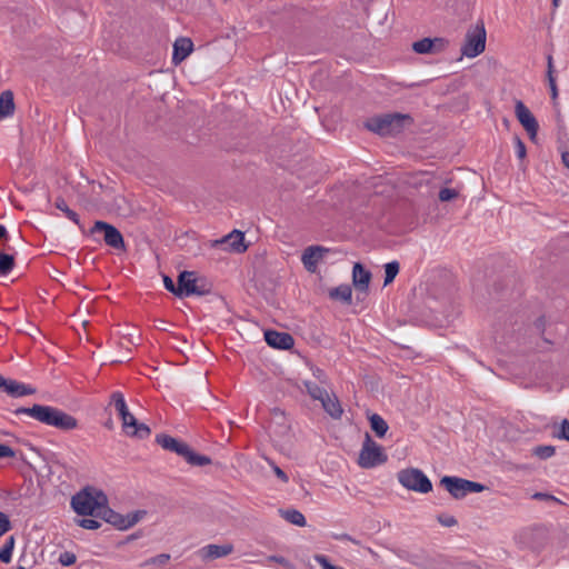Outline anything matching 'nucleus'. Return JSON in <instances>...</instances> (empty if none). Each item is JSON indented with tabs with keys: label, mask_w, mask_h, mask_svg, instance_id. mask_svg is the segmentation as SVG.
<instances>
[{
	"label": "nucleus",
	"mask_w": 569,
	"mask_h": 569,
	"mask_svg": "<svg viewBox=\"0 0 569 569\" xmlns=\"http://www.w3.org/2000/svg\"><path fill=\"white\" fill-rule=\"evenodd\" d=\"M329 297L335 300H341L346 303H350L352 297L351 287L349 284H340L336 288H332L329 291Z\"/></svg>",
	"instance_id": "nucleus-24"
},
{
	"label": "nucleus",
	"mask_w": 569,
	"mask_h": 569,
	"mask_svg": "<svg viewBox=\"0 0 569 569\" xmlns=\"http://www.w3.org/2000/svg\"><path fill=\"white\" fill-rule=\"evenodd\" d=\"M13 248L9 244H3V250L0 249V276L9 274L14 267Z\"/></svg>",
	"instance_id": "nucleus-21"
},
{
	"label": "nucleus",
	"mask_w": 569,
	"mask_h": 569,
	"mask_svg": "<svg viewBox=\"0 0 569 569\" xmlns=\"http://www.w3.org/2000/svg\"><path fill=\"white\" fill-rule=\"evenodd\" d=\"M370 427L377 437L382 438L388 431V423L378 413H373L369 417Z\"/></svg>",
	"instance_id": "nucleus-25"
},
{
	"label": "nucleus",
	"mask_w": 569,
	"mask_h": 569,
	"mask_svg": "<svg viewBox=\"0 0 569 569\" xmlns=\"http://www.w3.org/2000/svg\"><path fill=\"white\" fill-rule=\"evenodd\" d=\"M399 483L408 490L428 493L432 490L431 480L418 468L402 469L397 475Z\"/></svg>",
	"instance_id": "nucleus-8"
},
{
	"label": "nucleus",
	"mask_w": 569,
	"mask_h": 569,
	"mask_svg": "<svg viewBox=\"0 0 569 569\" xmlns=\"http://www.w3.org/2000/svg\"><path fill=\"white\" fill-rule=\"evenodd\" d=\"M193 50V42L186 37L178 38L173 43L172 62L181 63Z\"/></svg>",
	"instance_id": "nucleus-18"
},
{
	"label": "nucleus",
	"mask_w": 569,
	"mask_h": 569,
	"mask_svg": "<svg viewBox=\"0 0 569 569\" xmlns=\"http://www.w3.org/2000/svg\"><path fill=\"white\" fill-rule=\"evenodd\" d=\"M486 48V29L483 23L476 24L469 29L466 34V41L461 47V52L468 58H476L485 51Z\"/></svg>",
	"instance_id": "nucleus-10"
},
{
	"label": "nucleus",
	"mask_w": 569,
	"mask_h": 569,
	"mask_svg": "<svg viewBox=\"0 0 569 569\" xmlns=\"http://www.w3.org/2000/svg\"><path fill=\"white\" fill-rule=\"evenodd\" d=\"M14 456L16 453L11 447L0 443V458H12Z\"/></svg>",
	"instance_id": "nucleus-48"
},
{
	"label": "nucleus",
	"mask_w": 569,
	"mask_h": 569,
	"mask_svg": "<svg viewBox=\"0 0 569 569\" xmlns=\"http://www.w3.org/2000/svg\"><path fill=\"white\" fill-rule=\"evenodd\" d=\"M552 4H553V7H558L559 6V0H552Z\"/></svg>",
	"instance_id": "nucleus-54"
},
{
	"label": "nucleus",
	"mask_w": 569,
	"mask_h": 569,
	"mask_svg": "<svg viewBox=\"0 0 569 569\" xmlns=\"http://www.w3.org/2000/svg\"><path fill=\"white\" fill-rule=\"evenodd\" d=\"M14 112L13 93L6 90L0 94V121L12 116Z\"/></svg>",
	"instance_id": "nucleus-22"
},
{
	"label": "nucleus",
	"mask_w": 569,
	"mask_h": 569,
	"mask_svg": "<svg viewBox=\"0 0 569 569\" xmlns=\"http://www.w3.org/2000/svg\"><path fill=\"white\" fill-rule=\"evenodd\" d=\"M12 413L17 417L26 415L42 425L61 431H71L78 428V420L73 416L48 405L36 403L32 407H18L12 410Z\"/></svg>",
	"instance_id": "nucleus-1"
},
{
	"label": "nucleus",
	"mask_w": 569,
	"mask_h": 569,
	"mask_svg": "<svg viewBox=\"0 0 569 569\" xmlns=\"http://www.w3.org/2000/svg\"><path fill=\"white\" fill-rule=\"evenodd\" d=\"M399 262L393 260L385 264V286L391 283L399 273Z\"/></svg>",
	"instance_id": "nucleus-32"
},
{
	"label": "nucleus",
	"mask_w": 569,
	"mask_h": 569,
	"mask_svg": "<svg viewBox=\"0 0 569 569\" xmlns=\"http://www.w3.org/2000/svg\"><path fill=\"white\" fill-rule=\"evenodd\" d=\"M413 124V118L408 113H385L369 118L365 127L382 137H396Z\"/></svg>",
	"instance_id": "nucleus-2"
},
{
	"label": "nucleus",
	"mask_w": 569,
	"mask_h": 569,
	"mask_svg": "<svg viewBox=\"0 0 569 569\" xmlns=\"http://www.w3.org/2000/svg\"><path fill=\"white\" fill-rule=\"evenodd\" d=\"M233 551L231 543L224 545H207L198 550L199 557L203 561L214 560L229 556Z\"/></svg>",
	"instance_id": "nucleus-17"
},
{
	"label": "nucleus",
	"mask_w": 569,
	"mask_h": 569,
	"mask_svg": "<svg viewBox=\"0 0 569 569\" xmlns=\"http://www.w3.org/2000/svg\"><path fill=\"white\" fill-rule=\"evenodd\" d=\"M264 340L270 347L279 350H289L295 345V339L290 333L271 329L264 331Z\"/></svg>",
	"instance_id": "nucleus-16"
},
{
	"label": "nucleus",
	"mask_w": 569,
	"mask_h": 569,
	"mask_svg": "<svg viewBox=\"0 0 569 569\" xmlns=\"http://www.w3.org/2000/svg\"><path fill=\"white\" fill-rule=\"evenodd\" d=\"M77 560V557L73 552L71 551H63L60 553L59 556V563L63 567H69V566H72Z\"/></svg>",
	"instance_id": "nucleus-36"
},
{
	"label": "nucleus",
	"mask_w": 569,
	"mask_h": 569,
	"mask_svg": "<svg viewBox=\"0 0 569 569\" xmlns=\"http://www.w3.org/2000/svg\"><path fill=\"white\" fill-rule=\"evenodd\" d=\"M515 151L518 159L523 160L526 158L527 149L523 141L519 137L515 138Z\"/></svg>",
	"instance_id": "nucleus-40"
},
{
	"label": "nucleus",
	"mask_w": 569,
	"mask_h": 569,
	"mask_svg": "<svg viewBox=\"0 0 569 569\" xmlns=\"http://www.w3.org/2000/svg\"><path fill=\"white\" fill-rule=\"evenodd\" d=\"M329 250L322 246H310L305 249L301 261L307 271L313 273L317 271L318 263L323 259Z\"/></svg>",
	"instance_id": "nucleus-15"
},
{
	"label": "nucleus",
	"mask_w": 569,
	"mask_h": 569,
	"mask_svg": "<svg viewBox=\"0 0 569 569\" xmlns=\"http://www.w3.org/2000/svg\"><path fill=\"white\" fill-rule=\"evenodd\" d=\"M533 453L540 459L551 458L556 453L553 446H538L533 449Z\"/></svg>",
	"instance_id": "nucleus-33"
},
{
	"label": "nucleus",
	"mask_w": 569,
	"mask_h": 569,
	"mask_svg": "<svg viewBox=\"0 0 569 569\" xmlns=\"http://www.w3.org/2000/svg\"><path fill=\"white\" fill-rule=\"evenodd\" d=\"M124 432L128 436H130V437H136V438H139V439H146L151 433V430H150V428L146 423L139 422L137 420L136 425L131 426V429L124 430Z\"/></svg>",
	"instance_id": "nucleus-28"
},
{
	"label": "nucleus",
	"mask_w": 569,
	"mask_h": 569,
	"mask_svg": "<svg viewBox=\"0 0 569 569\" xmlns=\"http://www.w3.org/2000/svg\"><path fill=\"white\" fill-rule=\"evenodd\" d=\"M532 499L535 500H539V501H558V499L556 497H553L552 495L550 493H547V492H535L532 495Z\"/></svg>",
	"instance_id": "nucleus-47"
},
{
	"label": "nucleus",
	"mask_w": 569,
	"mask_h": 569,
	"mask_svg": "<svg viewBox=\"0 0 569 569\" xmlns=\"http://www.w3.org/2000/svg\"><path fill=\"white\" fill-rule=\"evenodd\" d=\"M323 410L332 418L340 419L343 413L341 403L336 395L328 393L323 400L320 401Z\"/></svg>",
	"instance_id": "nucleus-20"
},
{
	"label": "nucleus",
	"mask_w": 569,
	"mask_h": 569,
	"mask_svg": "<svg viewBox=\"0 0 569 569\" xmlns=\"http://www.w3.org/2000/svg\"><path fill=\"white\" fill-rule=\"evenodd\" d=\"M371 279V273L359 262L355 263L352 269V280L357 290L362 292H367L369 282Z\"/></svg>",
	"instance_id": "nucleus-19"
},
{
	"label": "nucleus",
	"mask_w": 569,
	"mask_h": 569,
	"mask_svg": "<svg viewBox=\"0 0 569 569\" xmlns=\"http://www.w3.org/2000/svg\"><path fill=\"white\" fill-rule=\"evenodd\" d=\"M54 206L58 210L62 211L70 221H72L76 224H80L79 214L69 208L63 198H57Z\"/></svg>",
	"instance_id": "nucleus-27"
},
{
	"label": "nucleus",
	"mask_w": 569,
	"mask_h": 569,
	"mask_svg": "<svg viewBox=\"0 0 569 569\" xmlns=\"http://www.w3.org/2000/svg\"><path fill=\"white\" fill-rule=\"evenodd\" d=\"M271 467H272V470L274 472V475L282 481V482H288L289 481V478L287 476V473L280 468L278 467L277 465L274 463H271Z\"/></svg>",
	"instance_id": "nucleus-49"
},
{
	"label": "nucleus",
	"mask_w": 569,
	"mask_h": 569,
	"mask_svg": "<svg viewBox=\"0 0 569 569\" xmlns=\"http://www.w3.org/2000/svg\"><path fill=\"white\" fill-rule=\"evenodd\" d=\"M11 521L7 513L0 511V537L11 530Z\"/></svg>",
	"instance_id": "nucleus-39"
},
{
	"label": "nucleus",
	"mask_w": 569,
	"mask_h": 569,
	"mask_svg": "<svg viewBox=\"0 0 569 569\" xmlns=\"http://www.w3.org/2000/svg\"><path fill=\"white\" fill-rule=\"evenodd\" d=\"M331 537H332V539L338 540V541H350L355 545H360L359 540L355 539L353 537H351L348 533H332Z\"/></svg>",
	"instance_id": "nucleus-45"
},
{
	"label": "nucleus",
	"mask_w": 569,
	"mask_h": 569,
	"mask_svg": "<svg viewBox=\"0 0 569 569\" xmlns=\"http://www.w3.org/2000/svg\"><path fill=\"white\" fill-rule=\"evenodd\" d=\"M144 511H134L127 515H121L112 510L108 502L102 506V510L99 512V517L106 522L114 526L117 529L127 530L134 526L144 515Z\"/></svg>",
	"instance_id": "nucleus-9"
},
{
	"label": "nucleus",
	"mask_w": 569,
	"mask_h": 569,
	"mask_svg": "<svg viewBox=\"0 0 569 569\" xmlns=\"http://www.w3.org/2000/svg\"><path fill=\"white\" fill-rule=\"evenodd\" d=\"M14 548V537L10 536L3 547L0 549V561L3 563H9L12 558V551Z\"/></svg>",
	"instance_id": "nucleus-30"
},
{
	"label": "nucleus",
	"mask_w": 569,
	"mask_h": 569,
	"mask_svg": "<svg viewBox=\"0 0 569 569\" xmlns=\"http://www.w3.org/2000/svg\"><path fill=\"white\" fill-rule=\"evenodd\" d=\"M388 456L383 448L372 440L369 433H366L361 450L358 457V465L365 469L376 468L387 462Z\"/></svg>",
	"instance_id": "nucleus-5"
},
{
	"label": "nucleus",
	"mask_w": 569,
	"mask_h": 569,
	"mask_svg": "<svg viewBox=\"0 0 569 569\" xmlns=\"http://www.w3.org/2000/svg\"><path fill=\"white\" fill-rule=\"evenodd\" d=\"M536 328L538 330H541L542 335H543V340L548 343H555L556 341L552 340L550 337H549V333L546 332V320L543 317L539 318L536 323H535Z\"/></svg>",
	"instance_id": "nucleus-42"
},
{
	"label": "nucleus",
	"mask_w": 569,
	"mask_h": 569,
	"mask_svg": "<svg viewBox=\"0 0 569 569\" xmlns=\"http://www.w3.org/2000/svg\"><path fill=\"white\" fill-rule=\"evenodd\" d=\"M79 526L88 530H96L100 528L101 523L96 519L84 518L79 520Z\"/></svg>",
	"instance_id": "nucleus-41"
},
{
	"label": "nucleus",
	"mask_w": 569,
	"mask_h": 569,
	"mask_svg": "<svg viewBox=\"0 0 569 569\" xmlns=\"http://www.w3.org/2000/svg\"><path fill=\"white\" fill-rule=\"evenodd\" d=\"M435 41L430 38H423L419 41L413 42L412 49L415 52L426 54L432 52Z\"/></svg>",
	"instance_id": "nucleus-31"
},
{
	"label": "nucleus",
	"mask_w": 569,
	"mask_h": 569,
	"mask_svg": "<svg viewBox=\"0 0 569 569\" xmlns=\"http://www.w3.org/2000/svg\"><path fill=\"white\" fill-rule=\"evenodd\" d=\"M109 405H112L114 407L119 416L129 410L127 402L124 400V396L121 391H113L111 393Z\"/></svg>",
	"instance_id": "nucleus-29"
},
{
	"label": "nucleus",
	"mask_w": 569,
	"mask_h": 569,
	"mask_svg": "<svg viewBox=\"0 0 569 569\" xmlns=\"http://www.w3.org/2000/svg\"><path fill=\"white\" fill-rule=\"evenodd\" d=\"M0 391L6 392L10 397L20 398L29 395H33L36 389L30 385L19 382L13 379H6L0 375Z\"/></svg>",
	"instance_id": "nucleus-14"
},
{
	"label": "nucleus",
	"mask_w": 569,
	"mask_h": 569,
	"mask_svg": "<svg viewBox=\"0 0 569 569\" xmlns=\"http://www.w3.org/2000/svg\"><path fill=\"white\" fill-rule=\"evenodd\" d=\"M108 502L107 496L100 490L83 489L71 499V507L80 516L99 517L102 506Z\"/></svg>",
	"instance_id": "nucleus-4"
},
{
	"label": "nucleus",
	"mask_w": 569,
	"mask_h": 569,
	"mask_svg": "<svg viewBox=\"0 0 569 569\" xmlns=\"http://www.w3.org/2000/svg\"><path fill=\"white\" fill-rule=\"evenodd\" d=\"M164 288L178 297L177 284L169 276H163Z\"/></svg>",
	"instance_id": "nucleus-46"
},
{
	"label": "nucleus",
	"mask_w": 569,
	"mask_h": 569,
	"mask_svg": "<svg viewBox=\"0 0 569 569\" xmlns=\"http://www.w3.org/2000/svg\"><path fill=\"white\" fill-rule=\"evenodd\" d=\"M119 417L122 421L123 430L131 429V426L136 425L137 419L129 410H127L124 413H122Z\"/></svg>",
	"instance_id": "nucleus-37"
},
{
	"label": "nucleus",
	"mask_w": 569,
	"mask_h": 569,
	"mask_svg": "<svg viewBox=\"0 0 569 569\" xmlns=\"http://www.w3.org/2000/svg\"><path fill=\"white\" fill-rule=\"evenodd\" d=\"M102 232L104 243L114 250H124L126 244L121 232L112 224L98 220L91 228V233Z\"/></svg>",
	"instance_id": "nucleus-11"
},
{
	"label": "nucleus",
	"mask_w": 569,
	"mask_h": 569,
	"mask_svg": "<svg viewBox=\"0 0 569 569\" xmlns=\"http://www.w3.org/2000/svg\"><path fill=\"white\" fill-rule=\"evenodd\" d=\"M307 393L313 399L321 401L329 393L325 388L320 387L313 381H305Z\"/></svg>",
	"instance_id": "nucleus-26"
},
{
	"label": "nucleus",
	"mask_w": 569,
	"mask_h": 569,
	"mask_svg": "<svg viewBox=\"0 0 569 569\" xmlns=\"http://www.w3.org/2000/svg\"><path fill=\"white\" fill-rule=\"evenodd\" d=\"M548 84L550 88L551 98L556 99L558 97V87H557L556 79H549Z\"/></svg>",
	"instance_id": "nucleus-50"
},
{
	"label": "nucleus",
	"mask_w": 569,
	"mask_h": 569,
	"mask_svg": "<svg viewBox=\"0 0 569 569\" xmlns=\"http://www.w3.org/2000/svg\"><path fill=\"white\" fill-rule=\"evenodd\" d=\"M279 512L286 521L295 526L303 527L307 523L303 513L297 509H280Z\"/></svg>",
	"instance_id": "nucleus-23"
},
{
	"label": "nucleus",
	"mask_w": 569,
	"mask_h": 569,
	"mask_svg": "<svg viewBox=\"0 0 569 569\" xmlns=\"http://www.w3.org/2000/svg\"><path fill=\"white\" fill-rule=\"evenodd\" d=\"M561 160H562V163L565 164V167H567L569 169V151H563L561 153Z\"/></svg>",
	"instance_id": "nucleus-52"
},
{
	"label": "nucleus",
	"mask_w": 569,
	"mask_h": 569,
	"mask_svg": "<svg viewBox=\"0 0 569 569\" xmlns=\"http://www.w3.org/2000/svg\"><path fill=\"white\" fill-rule=\"evenodd\" d=\"M178 297L206 296L210 287L203 278H197L192 271H182L177 282Z\"/></svg>",
	"instance_id": "nucleus-6"
},
{
	"label": "nucleus",
	"mask_w": 569,
	"mask_h": 569,
	"mask_svg": "<svg viewBox=\"0 0 569 569\" xmlns=\"http://www.w3.org/2000/svg\"><path fill=\"white\" fill-rule=\"evenodd\" d=\"M458 197V191L451 188H442L438 193V198L442 202L450 201Z\"/></svg>",
	"instance_id": "nucleus-35"
},
{
	"label": "nucleus",
	"mask_w": 569,
	"mask_h": 569,
	"mask_svg": "<svg viewBox=\"0 0 569 569\" xmlns=\"http://www.w3.org/2000/svg\"><path fill=\"white\" fill-rule=\"evenodd\" d=\"M214 246H219L226 251L237 253H242L247 250L244 233L239 230H233L221 239L216 240Z\"/></svg>",
	"instance_id": "nucleus-13"
},
{
	"label": "nucleus",
	"mask_w": 569,
	"mask_h": 569,
	"mask_svg": "<svg viewBox=\"0 0 569 569\" xmlns=\"http://www.w3.org/2000/svg\"><path fill=\"white\" fill-rule=\"evenodd\" d=\"M169 560H170V555H168V553H160V555H157V556L148 559L144 562V566L152 565V566L162 567V566L167 565Z\"/></svg>",
	"instance_id": "nucleus-34"
},
{
	"label": "nucleus",
	"mask_w": 569,
	"mask_h": 569,
	"mask_svg": "<svg viewBox=\"0 0 569 569\" xmlns=\"http://www.w3.org/2000/svg\"><path fill=\"white\" fill-rule=\"evenodd\" d=\"M10 237L8 234L7 228L0 223V241H3V244H7Z\"/></svg>",
	"instance_id": "nucleus-51"
},
{
	"label": "nucleus",
	"mask_w": 569,
	"mask_h": 569,
	"mask_svg": "<svg viewBox=\"0 0 569 569\" xmlns=\"http://www.w3.org/2000/svg\"><path fill=\"white\" fill-rule=\"evenodd\" d=\"M156 442L164 450L174 452L182 457L191 466L203 467L211 463L210 457L194 452L186 442H182L169 435H157Z\"/></svg>",
	"instance_id": "nucleus-3"
},
{
	"label": "nucleus",
	"mask_w": 569,
	"mask_h": 569,
	"mask_svg": "<svg viewBox=\"0 0 569 569\" xmlns=\"http://www.w3.org/2000/svg\"><path fill=\"white\" fill-rule=\"evenodd\" d=\"M16 569H26V567H23V566H17V568H16Z\"/></svg>",
	"instance_id": "nucleus-55"
},
{
	"label": "nucleus",
	"mask_w": 569,
	"mask_h": 569,
	"mask_svg": "<svg viewBox=\"0 0 569 569\" xmlns=\"http://www.w3.org/2000/svg\"><path fill=\"white\" fill-rule=\"evenodd\" d=\"M440 485L455 498L462 499L469 493L482 492L487 487L480 482L459 478L456 476H445L440 479Z\"/></svg>",
	"instance_id": "nucleus-7"
},
{
	"label": "nucleus",
	"mask_w": 569,
	"mask_h": 569,
	"mask_svg": "<svg viewBox=\"0 0 569 569\" xmlns=\"http://www.w3.org/2000/svg\"><path fill=\"white\" fill-rule=\"evenodd\" d=\"M555 437L569 441V420H562L558 430L555 432Z\"/></svg>",
	"instance_id": "nucleus-38"
},
{
	"label": "nucleus",
	"mask_w": 569,
	"mask_h": 569,
	"mask_svg": "<svg viewBox=\"0 0 569 569\" xmlns=\"http://www.w3.org/2000/svg\"><path fill=\"white\" fill-rule=\"evenodd\" d=\"M438 522L443 527H453L457 525V519L450 515H440L437 517Z\"/></svg>",
	"instance_id": "nucleus-43"
},
{
	"label": "nucleus",
	"mask_w": 569,
	"mask_h": 569,
	"mask_svg": "<svg viewBox=\"0 0 569 569\" xmlns=\"http://www.w3.org/2000/svg\"><path fill=\"white\" fill-rule=\"evenodd\" d=\"M271 560H274L277 562H282L284 559L282 557H278V556H272L271 557Z\"/></svg>",
	"instance_id": "nucleus-53"
},
{
	"label": "nucleus",
	"mask_w": 569,
	"mask_h": 569,
	"mask_svg": "<svg viewBox=\"0 0 569 569\" xmlns=\"http://www.w3.org/2000/svg\"><path fill=\"white\" fill-rule=\"evenodd\" d=\"M546 59H547V80L556 79L552 54L548 53Z\"/></svg>",
	"instance_id": "nucleus-44"
},
{
	"label": "nucleus",
	"mask_w": 569,
	"mask_h": 569,
	"mask_svg": "<svg viewBox=\"0 0 569 569\" xmlns=\"http://www.w3.org/2000/svg\"><path fill=\"white\" fill-rule=\"evenodd\" d=\"M515 113L518 121L527 131L529 138L533 141L537 137V132L539 129V124L535 116L530 112V110L526 107V104L518 100L515 104Z\"/></svg>",
	"instance_id": "nucleus-12"
}]
</instances>
